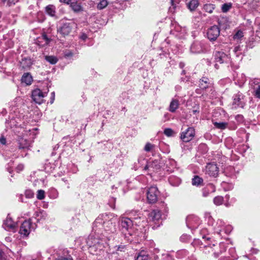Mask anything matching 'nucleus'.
Wrapping results in <instances>:
<instances>
[{"instance_id": "obj_1", "label": "nucleus", "mask_w": 260, "mask_h": 260, "mask_svg": "<svg viewBox=\"0 0 260 260\" xmlns=\"http://www.w3.org/2000/svg\"><path fill=\"white\" fill-rule=\"evenodd\" d=\"M77 28V24L72 20L62 22L58 28L57 32L63 37L69 36Z\"/></svg>"}, {"instance_id": "obj_2", "label": "nucleus", "mask_w": 260, "mask_h": 260, "mask_svg": "<svg viewBox=\"0 0 260 260\" xmlns=\"http://www.w3.org/2000/svg\"><path fill=\"white\" fill-rule=\"evenodd\" d=\"M141 217L135 218L134 221H132L130 218L127 217H122L120 220L121 229L123 232L128 231L131 229L133 224H135L137 225H141L140 223Z\"/></svg>"}, {"instance_id": "obj_3", "label": "nucleus", "mask_w": 260, "mask_h": 260, "mask_svg": "<svg viewBox=\"0 0 260 260\" xmlns=\"http://www.w3.org/2000/svg\"><path fill=\"white\" fill-rule=\"evenodd\" d=\"M159 191L156 186H151L148 189L147 192V198L149 203L153 204L157 202Z\"/></svg>"}, {"instance_id": "obj_4", "label": "nucleus", "mask_w": 260, "mask_h": 260, "mask_svg": "<svg viewBox=\"0 0 260 260\" xmlns=\"http://www.w3.org/2000/svg\"><path fill=\"white\" fill-rule=\"evenodd\" d=\"M195 136V131L193 127H189L180 134V139L184 142L191 141Z\"/></svg>"}, {"instance_id": "obj_5", "label": "nucleus", "mask_w": 260, "mask_h": 260, "mask_svg": "<svg viewBox=\"0 0 260 260\" xmlns=\"http://www.w3.org/2000/svg\"><path fill=\"white\" fill-rule=\"evenodd\" d=\"M47 92H43L40 89L37 88L32 92V98L33 100L39 104L43 101V98L47 95Z\"/></svg>"}, {"instance_id": "obj_6", "label": "nucleus", "mask_w": 260, "mask_h": 260, "mask_svg": "<svg viewBox=\"0 0 260 260\" xmlns=\"http://www.w3.org/2000/svg\"><path fill=\"white\" fill-rule=\"evenodd\" d=\"M207 34L209 40L210 41H215L219 36V28L217 26L213 25L208 29Z\"/></svg>"}, {"instance_id": "obj_7", "label": "nucleus", "mask_w": 260, "mask_h": 260, "mask_svg": "<svg viewBox=\"0 0 260 260\" xmlns=\"http://www.w3.org/2000/svg\"><path fill=\"white\" fill-rule=\"evenodd\" d=\"M218 168L215 164L209 163L206 167L205 173L210 176L216 177L218 174Z\"/></svg>"}, {"instance_id": "obj_8", "label": "nucleus", "mask_w": 260, "mask_h": 260, "mask_svg": "<svg viewBox=\"0 0 260 260\" xmlns=\"http://www.w3.org/2000/svg\"><path fill=\"white\" fill-rule=\"evenodd\" d=\"M31 222L28 220L24 221L21 224L19 233L24 236H27L30 232Z\"/></svg>"}, {"instance_id": "obj_9", "label": "nucleus", "mask_w": 260, "mask_h": 260, "mask_svg": "<svg viewBox=\"0 0 260 260\" xmlns=\"http://www.w3.org/2000/svg\"><path fill=\"white\" fill-rule=\"evenodd\" d=\"M190 51L193 53H201L205 51V48L201 42H196L191 46Z\"/></svg>"}, {"instance_id": "obj_10", "label": "nucleus", "mask_w": 260, "mask_h": 260, "mask_svg": "<svg viewBox=\"0 0 260 260\" xmlns=\"http://www.w3.org/2000/svg\"><path fill=\"white\" fill-rule=\"evenodd\" d=\"M3 226L4 228L7 230L13 231L16 228V224L14 221H13L12 218L8 215L6 219L4 221Z\"/></svg>"}, {"instance_id": "obj_11", "label": "nucleus", "mask_w": 260, "mask_h": 260, "mask_svg": "<svg viewBox=\"0 0 260 260\" xmlns=\"http://www.w3.org/2000/svg\"><path fill=\"white\" fill-rule=\"evenodd\" d=\"M228 55L222 51H216L214 54V59L217 63H222L228 59Z\"/></svg>"}, {"instance_id": "obj_12", "label": "nucleus", "mask_w": 260, "mask_h": 260, "mask_svg": "<svg viewBox=\"0 0 260 260\" xmlns=\"http://www.w3.org/2000/svg\"><path fill=\"white\" fill-rule=\"evenodd\" d=\"M68 5H70L75 12H80L83 11V8L78 0H71Z\"/></svg>"}, {"instance_id": "obj_13", "label": "nucleus", "mask_w": 260, "mask_h": 260, "mask_svg": "<svg viewBox=\"0 0 260 260\" xmlns=\"http://www.w3.org/2000/svg\"><path fill=\"white\" fill-rule=\"evenodd\" d=\"M21 67L24 70L30 69L34 62L30 58H23L20 61Z\"/></svg>"}, {"instance_id": "obj_14", "label": "nucleus", "mask_w": 260, "mask_h": 260, "mask_svg": "<svg viewBox=\"0 0 260 260\" xmlns=\"http://www.w3.org/2000/svg\"><path fill=\"white\" fill-rule=\"evenodd\" d=\"M160 212L157 210H153L148 214V219L150 221L155 222L158 221L160 218Z\"/></svg>"}, {"instance_id": "obj_15", "label": "nucleus", "mask_w": 260, "mask_h": 260, "mask_svg": "<svg viewBox=\"0 0 260 260\" xmlns=\"http://www.w3.org/2000/svg\"><path fill=\"white\" fill-rule=\"evenodd\" d=\"M253 95L258 99H260V83L257 81L253 82L251 84Z\"/></svg>"}, {"instance_id": "obj_16", "label": "nucleus", "mask_w": 260, "mask_h": 260, "mask_svg": "<svg viewBox=\"0 0 260 260\" xmlns=\"http://www.w3.org/2000/svg\"><path fill=\"white\" fill-rule=\"evenodd\" d=\"M243 96L241 93H238L234 97L233 104L238 107H243L245 103L243 101Z\"/></svg>"}, {"instance_id": "obj_17", "label": "nucleus", "mask_w": 260, "mask_h": 260, "mask_svg": "<svg viewBox=\"0 0 260 260\" xmlns=\"http://www.w3.org/2000/svg\"><path fill=\"white\" fill-rule=\"evenodd\" d=\"M215 191V187L212 184H209L207 186L203 189V196L204 197L208 196L210 192H213Z\"/></svg>"}, {"instance_id": "obj_18", "label": "nucleus", "mask_w": 260, "mask_h": 260, "mask_svg": "<svg viewBox=\"0 0 260 260\" xmlns=\"http://www.w3.org/2000/svg\"><path fill=\"white\" fill-rule=\"evenodd\" d=\"M21 81L27 85H30L32 81V76L28 73H24L22 77Z\"/></svg>"}, {"instance_id": "obj_19", "label": "nucleus", "mask_w": 260, "mask_h": 260, "mask_svg": "<svg viewBox=\"0 0 260 260\" xmlns=\"http://www.w3.org/2000/svg\"><path fill=\"white\" fill-rule=\"evenodd\" d=\"M39 45L41 46H44L47 45L49 42L50 39L47 37L46 35L43 34L41 37H40L38 40Z\"/></svg>"}, {"instance_id": "obj_20", "label": "nucleus", "mask_w": 260, "mask_h": 260, "mask_svg": "<svg viewBox=\"0 0 260 260\" xmlns=\"http://www.w3.org/2000/svg\"><path fill=\"white\" fill-rule=\"evenodd\" d=\"M178 107L179 101L177 100L173 99L170 103L169 110L171 112H174L178 108Z\"/></svg>"}, {"instance_id": "obj_21", "label": "nucleus", "mask_w": 260, "mask_h": 260, "mask_svg": "<svg viewBox=\"0 0 260 260\" xmlns=\"http://www.w3.org/2000/svg\"><path fill=\"white\" fill-rule=\"evenodd\" d=\"M46 12L51 16H54L55 15V7L52 5H49L45 8Z\"/></svg>"}, {"instance_id": "obj_22", "label": "nucleus", "mask_w": 260, "mask_h": 260, "mask_svg": "<svg viewBox=\"0 0 260 260\" xmlns=\"http://www.w3.org/2000/svg\"><path fill=\"white\" fill-rule=\"evenodd\" d=\"M211 84L209 79L206 77H203L200 81L201 87L203 89H206L209 87V85Z\"/></svg>"}, {"instance_id": "obj_23", "label": "nucleus", "mask_w": 260, "mask_h": 260, "mask_svg": "<svg viewBox=\"0 0 260 260\" xmlns=\"http://www.w3.org/2000/svg\"><path fill=\"white\" fill-rule=\"evenodd\" d=\"M199 6L198 0H191L188 4V7L190 11L194 10Z\"/></svg>"}, {"instance_id": "obj_24", "label": "nucleus", "mask_w": 260, "mask_h": 260, "mask_svg": "<svg viewBox=\"0 0 260 260\" xmlns=\"http://www.w3.org/2000/svg\"><path fill=\"white\" fill-rule=\"evenodd\" d=\"M148 255L144 251H142L139 253L136 260H148Z\"/></svg>"}, {"instance_id": "obj_25", "label": "nucleus", "mask_w": 260, "mask_h": 260, "mask_svg": "<svg viewBox=\"0 0 260 260\" xmlns=\"http://www.w3.org/2000/svg\"><path fill=\"white\" fill-rule=\"evenodd\" d=\"M104 226L107 231H112L114 229L115 224L111 221L104 222Z\"/></svg>"}, {"instance_id": "obj_26", "label": "nucleus", "mask_w": 260, "mask_h": 260, "mask_svg": "<svg viewBox=\"0 0 260 260\" xmlns=\"http://www.w3.org/2000/svg\"><path fill=\"white\" fill-rule=\"evenodd\" d=\"M214 9V5L211 4H206L204 6L205 11L209 13H212Z\"/></svg>"}, {"instance_id": "obj_27", "label": "nucleus", "mask_w": 260, "mask_h": 260, "mask_svg": "<svg viewBox=\"0 0 260 260\" xmlns=\"http://www.w3.org/2000/svg\"><path fill=\"white\" fill-rule=\"evenodd\" d=\"M203 182L202 178L198 176H196L192 180V184L193 185H199Z\"/></svg>"}, {"instance_id": "obj_28", "label": "nucleus", "mask_w": 260, "mask_h": 260, "mask_svg": "<svg viewBox=\"0 0 260 260\" xmlns=\"http://www.w3.org/2000/svg\"><path fill=\"white\" fill-rule=\"evenodd\" d=\"M108 5V2L107 0H102L100 2V3L98 4L97 8L99 10H102L106 8Z\"/></svg>"}, {"instance_id": "obj_29", "label": "nucleus", "mask_w": 260, "mask_h": 260, "mask_svg": "<svg viewBox=\"0 0 260 260\" xmlns=\"http://www.w3.org/2000/svg\"><path fill=\"white\" fill-rule=\"evenodd\" d=\"M214 126L218 128L223 129H225L228 125V123L226 122H215L214 123Z\"/></svg>"}, {"instance_id": "obj_30", "label": "nucleus", "mask_w": 260, "mask_h": 260, "mask_svg": "<svg viewBox=\"0 0 260 260\" xmlns=\"http://www.w3.org/2000/svg\"><path fill=\"white\" fill-rule=\"evenodd\" d=\"M223 202V198L222 196H217L213 199L214 204L217 206L221 205Z\"/></svg>"}, {"instance_id": "obj_31", "label": "nucleus", "mask_w": 260, "mask_h": 260, "mask_svg": "<svg viewBox=\"0 0 260 260\" xmlns=\"http://www.w3.org/2000/svg\"><path fill=\"white\" fill-rule=\"evenodd\" d=\"M150 169H152L153 171L157 170L160 169V166L158 164L157 161H153L152 162H150Z\"/></svg>"}, {"instance_id": "obj_32", "label": "nucleus", "mask_w": 260, "mask_h": 260, "mask_svg": "<svg viewBox=\"0 0 260 260\" xmlns=\"http://www.w3.org/2000/svg\"><path fill=\"white\" fill-rule=\"evenodd\" d=\"M46 60L51 64H55L57 61V58L53 56H46L45 57Z\"/></svg>"}, {"instance_id": "obj_33", "label": "nucleus", "mask_w": 260, "mask_h": 260, "mask_svg": "<svg viewBox=\"0 0 260 260\" xmlns=\"http://www.w3.org/2000/svg\"><path fill=\"white\" fill-rule=\"evenodd\" d=\"M2 1L4 4L6 3L7 6L10 7L15 5L18 0H2Z\"/></svg>"}, {"instance_id": "obj_34", "label": "nucleus", "mask_w": 260, "mask_h": 260, "mask_svg": "<svg viewBox=\"0 0 260 260\" xmlns=\"http://www.w3.org/2000/svg\"><path fill=\"white\" fill-rule=\"evenodd\" d=\"M231 4H224L221 7L222 11L224 13L228 12L231 8Z\"/></svg>"}, {"instance_id": "obj_35", "label": "nucleus", "mask_w": 260, "mask_h": 260, "mask_svg": "<svg viewBox=\"0 0 260 260\" xmlns=\"http://www.w3.org/2000/svg\"><path fill=\"white\" fill-rule=\"evenodd\" d=\"M243 37V33L242 31L239 30L234 36V39L235 40H240Z\"/></svg>"}, {"instance_id": "obj_36", "label": "nucleus", "mask_w": 260, "mask_h": 260, "mask_svg": "<svg viewBox=\"0 0 260 260\" xmlns=\"http://www.w3.org/2000/svg\"><path fill=\"white\" fill-rule=\"evenodd\" d=\"M45 198V191L43 190H39L37 193V198L39 200H42Z\"/></svg>"}, {"instance_id": "obj_37", "label": "nucleus", "mask_w": 260, "mask_h": 260, "mask_svg": "<svg viewBox=\"0 0 260 260\" xmlns=\"http://www.w3.org/2000/svg\"><path fill=\"white\" fill-rule=\"evenodd\" d=\"M154 147V145L151 144L150 143H147L145 145V146L144 147V150L147 151L149 152Z\"/></svg>"}, {"instance_id": "obj_38", "label": "nucleus", "mask_w": 260, "mask_h": 260, "mask_svg": "<svg viewBox=\"0 0 260 260\" xmlns=\"http://www.w3.org/2000/svg\"><path fill=\"white\" fill-rule=\"evenodd\" d=\"M164 134L167 136H171L173 134V131L171 128H166L164 130Z\"/></svg>"}, {"instance_id": "obj_39", "label": "nucleus", "mask_w": 260, "mask_h": 260, "mask_svg": "<svg viewBox=\"0 0 260 260\" xmlns=\"http://www.w3.org/2000/svg\"><path fill=\"white\" fill-rule=\"evenodd\" d=\"M25 195L27 198H31L34 197V193L31 190H28L25 191Z\"/></svg>"}, {"instance_id": "obj_40", "label": "nucleus", "mask_w": 260, "mask_h": 260, "mask_svg": "<svg viewBox=\"0 0 260 260\" xmlns=\"http://www.w3.org/2000/svg\"><path fill=\"white\" fill-rule=\"evenodd\" d=\"M115 248H116L117 251H123L124 249L125 248V246L124 245H119V246H116L115 247Z\"/></svg>"}, {"instance_id": "obj_41", "label": "nucleus", "mask_w": 260, "mask_h": 260, "mask_svg": "<svg viewBox=\"0 0 260 260\" xmlns=\"http://www.w3.org/2000/svg\"><path fill=\"white\" fill-rule=\"evenodd\" d=\"M23 169V165H19L17 166V168H16V170H17V172H19L20 171H21V170H22Z\"/></svg>"}, {"instance_id": "obj_42", "label": "nucleus", "mask_w": 260, "mask_h": 260, "mask_svg": "<svg viewBox=\"0 0 260 260\" xmlns=\"http://www.w3.org/2000/svg\"><path fill=\"white\" fill-rule=\"evenodd\" d=\"M0 143L2 144H5L6 143V140L4 137L0 138Z\"/></svg>"}, {"instance_id": "obj_43", "label": "nucleus", "mask_w": 260, "mask_h": 260, "mask_svg": "<svg viewBox=\"0 0 260 260\" xmlns=\"http://www.w3.org/2000/svg\"><path fill=\"white\" fill-rule=\"evenodd\" d=\"M54 98H55V93L54 92H52L51 93V103L52 104L54 102Z\"/></svg>"}, {"instance_id": "obj_44", "label": "nucleus", "mask_w": 260, "mask_h": 260, "mask_svg": "<svg viewBox=\"0 0 260 260\" xmlns=\"http://www.w3.org/2000/svg\"><path fill=\"white\" fill-rule=\"evenodd\" d=\"M4 252L0 249V260H4Z\"/></svg>"}, {"instance_id": "obj_45", "label": "nucleus", "mask_w": 260, "mask_h": 260, "mask_svg": "<svg viewBox=\"0 0 260 260\" xmlns=\"http://www.w3.org/2000/svg\"><path fill=\"white\" fill-rule=\"evenodd\" d=\"M71 0H59V1L61 3H63L67 4H68V3L70 2Z\"/></svg>"}, {"instance_id": "obj_46", "label": "nucleus", "mask_w": 260, "mask_h": 260, "mask_svg": "<svg viewBox=\"0 0 260 260\" xmlns=\"http://www.w3.org/2000/svg\"><path fill=\"white\" fill-rule=\"evenodd\" d=\"M149 166H150V163H149V164L146 165L145 167H144V170H147L149 168H150V167H149Z\"/></svg>"}, {"instance_id": "obj_47", "label": "nucleus", "mask_w": 260, "mask_h": 260, "mask_svg": "<svg viewBox=\"0 0 260 260\" xmlns=\"http://www.w3.org/2000/svg\"><path fill=\"white\" fill-rule=\"evenodd\" d=\"M58 260H73L72 258H60L58 259Z\"/></svg>"}, {"instance_id": "obj_48", "label": "nucleus", "mask_w": 260, "mask_h": 260, "mask_svg": "<svg viewBox=\"0 0 260 260\" xmlns=\"http://www.w3.org/2000/svg\"><path fill=\"white\" fill-rule=\"evenodd\" d=\"M180 67L181 68H183V66H184V64L182 63H180V64H179Z\"/></svg>"}, {"instance_id": "obj_49", "label": "nucleus", "mask_w": 260, "mask_h": 260, "mask_svg": "<svg viewBox=\"0 0 260 260\" xmlns=\"http://www.w3.org/2000/svg\"><path fill=\"white\" fill-rule=\"evenodd\" d=\"M214 255H215V257H218V254H216V253H214Z\"/></svg>"}, {"instance_id": "obj_50", "label": "nucleus", "mask_w": 260, "mask_h": 260, "mask_svg": "<svg viewBox=\"0 0 260 260\" xmlns=\"http://www.w3.org/2000/svg\"><path fill=\"white\" fill-rule=\"evenodd\" d=\"M217 63H216V64H215V67H216V68H217Z\"/></svg>"}, {"instance_id": "obj_51", "label": "nucleus", "mask_w": 260, "mask_h": 260, "mask_svg": "<svg viewBox=\"0 0 260 260\" xmlns=\"http://www.w3.org/2000/svg\"><path fill=\"white\" fill-rule=\"evenodd\" d=\"M171 2L172 3V5H173V0H171Z\"/></svg>"}, {"instance_id": "obj_52", "label": "nucleus", "mask_w": 260, "mask_h": 260, "mask_svg": "<svg viewBox=\"0 0 260 260\" xmlns=\"http://www.w3.org/2000/svg\"><path fill=\"white\" fill-rule=\"evenodd\" d=\"M19 147H20V148H24V147H21V146H19Z\"/></svg>"}, {"instance_id": "obj_53", "label": "nucleus", "mask_w": 260, "mask_h": 260, "mask_svg": "<svg viewBox=\"0 0 260 260\" xmlns=\"http://www.w3.org/2000/svg\"><path fill=\"white\" fill-rule=\"evenodd\" d=\"M142 222H144V220L143 219Z\"/></svg>"}]
</instances>
